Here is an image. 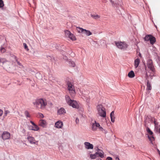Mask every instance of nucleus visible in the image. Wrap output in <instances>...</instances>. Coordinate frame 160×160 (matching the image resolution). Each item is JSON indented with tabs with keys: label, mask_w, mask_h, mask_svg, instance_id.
Returning <instances> with one entry per match:
<instances>
[{
	"label": "nucleus",
	"mask_w": 160,
	"mask_h": 160,
	"mask_svg": "<svg viewBox=\"0 0 160 160\" xmlns=\"http://www.w3.org/2000/svg\"><path fill=\"white\" fill-rule=\"evenodd\" d=\"M128 76L130 78H133L135 76V74L133 71H130L128 74Z\"/></svg>",
	"instance_id": "nucleus-24"
},
{
	"label": "nucleus",
	"mask_w": 160,
	"mask_h": 160,
	"mask_svg": "<svg viewBox=\"0 0 160 160\" xmlns=\"http://www.w3.org/2000/svg\"><path fill=\"white\" fill-rule=\"evenodd\" d=\"M3 113V111L1 109H0V116L2 115Z\"/></svg>",
	"instance_id": "nucleus-45"
},
{
	"label": "nucleus",
	"mask_w": 160,
	"mask_h": 160,
	"mask_svg": "<svg viewBox=\"0 0 160 160\" xmlns=\"http://www.w3.org/2000/svg\"><path fill=\"white\" fill-rule=\"evenodd\" d=\"M10 113V112L8 110H5L4 111V116H6L7 115Z\"/></svg>",
	"instance_id": "nucleus-38"
},
{
	"label": "nucleus",
	"mask_w": 160,
	"mask_h": 160,
	"mask_svg": "<svg viewBox=\"0 0 160 160\" xmlns=\"http://www.w3.org/2000/svg\"><path fill=\"white\" fill-rule=\"evenodd\" d=\"M140 60L139 58H137L134 61V66L135 68H137L139 64Z\"/></svg>",
	"instance_id": "nucleus-22"
},
{
	"label": "nucleus",
	"mask_w": 160,
	"mask_h": 160,
	"mask_svg": "<svg viewBox=\"0 0 160 160\" xmlns=\"http://www.w3.org/2000/svg\"><path fill=\"white\" fill-rule=\"evenodd\" d=\"M67 85L68 86V91L74 89L73 86L71 82H67Z\"/></svg>",
	"instance_id": "nucleus-20"
},
{
	"label": "nucleus",
	"mask_w": 160,
	"mask_h": 160,
	"mask_svg": "<svg viewBox=\"0 0 160 160\" xmlns=\"http://www.w3.org/2000/svg\"><path fill=\"white\" fill-rule=\"evenodd\" d=\"M110 118L112 122H114L115 121V117H114V112L112 111L110 113Z\"/></svg>",
	"instance_id": "nucleus-21"
},
{
	"label": "nucleus",
	"mask_w": 160,
	"mask_h": 160,
	"mask_svg": "<svg viewBox=\"0 0 160 160\" xmlns=\"http://www.w3.org/2000/svg\"><path fill=\"white\" fill-rule=\"evenodd\" d=\"M65 36L67 37H69L72 34V33L68 30H66L65 31Z\"/></svg>",
	"instance_id": "nucleus-31"
},
{
	"label": "nucleus",
	"mask_w": 160,
	"mask_h": 160,
	"mask_svg": "<svg viewBox=\"0 0 160 160\" xmlns=\"http://www.w3.org/2000/svg\"><path fill=\"white\" fill-rule=\"evenodd\" d=\"M115 43L117 47L121 49L126 50L128 47V45L125 42H115Z\"/></svg>",
	"instance_id": "nucleus-5"
},
{
	"label": "nucleus",
	"mask_w": 160,
	"mask_h": 160,
	"mask_svg": "<svg viewBox=\"0 0 160 160\" xmlns=\"http://www.w3.org/2000/svg\"><path fill=\"white\" fill-rule=\"evenodd\" d=\"M149 41L150 42V43L151 44L153 45L156 41V38L154 37L152 35Z\"/></svg>",
	"instance_id": "nucleus-23"
},
{
	"label": "nucleus",
	"mask_w": 160,
	"mask_h": 160,
	"mask_svg": "<svg viewBox=\"0 0 160 160\" xmlns=\"http://www.w3.org/2000/svg\"><path fill=\"white\" fill-rule=\"evenodd\" d=\"M147 65L148 68H149L150 70L152 72H154L155 69L152 60L148 59L147 60Z\"/></svg>",
	"instance_id": "nucleus-9"
},
{
	"label": "nucleus",
	"mask_w": 160,
	"mask_h": 160,
	"mask_svg": "<svg viewBox=\"0 0 160 160\" xmlns=\"http://www.w3.org/2000/svg\"><path fill=\"white\" fill-rule=\"evenodd\" d=\"M4 5V3L2 0H0V8H2Z\"/></svg>",
	"instance_id": "nucleus-35"
},
{
	"label": "nucleus",
	"mask_w": 160,
	"mask_h": 160,
	"mask_svg": "<svg viewBox=\"0 0 160 160\" xmlns=\"http://www.w3.org/2000/svg\"><path fill=\"white\" fill-rule=\"evenodd\" d=\"M0 51L2 53H4L6 52L5 49L3 48H2L0 49Z\"/></svg>",
	"instance_id": "nucleus-37"
},
{
	"label": "nucleus",
	"mask_w": 160,
	"mask_h": 160,
	"mask_svg": "<svg viewBox=\"0 0 160 160\" xmlns=\"http://www.w3.org/2000/svg\"><path fill=\"white\" fill-rule=\"evenodd\" d=\"M0 62H2L3 63V65L5 68H7V66L5 65V64H9L10 62L7 61L6 59L4 58H0Z\"/></svg>",
	"instance_id": "nucleus-14"
},
{
	"label": "nucleus",
	"mask_w": 160,
	"mask_h": 160,
	"mask_svg": "<svg viewBox=\"0 0 160 160\" xmlns=\"http://www.w3.org/2000/svg\"><path fill=\"white\" fill-rule=\"evenodd\" d=\"M85 148L87 149H92L93 148V145L89 142H85L84 143Z\"/></svg>",
	"instance_id": "nucleus-13"
},
{
	"label": "nucleus",
	"mask_w": 160,
	"mask_h": 160,
	"mask_svg": "<svg viewBox=\"0 0 160 160\" xmlns=\"http://www.w3.org/2000/svg\"><path fill=\"white\" fill-rule=\"evenodd\" d=\"M13 57H14V58L15 60L16 61H17L18 60V58H17V57L15 56H14Z\"/></svg>",
	"instance_id": "nucleus-47"
},
{
	"label": "nucleus",
	"mask_w": 160,
	"mask_h": 160,
	"mask_svg": "<svg viewBox=\"0 0 160 160\" xmlns=\"http://www.w3.org/2000/svg\"><path fill=\"white\" fill-rule=\"evenodd\" d=\"M16 62L18 65H19L20 66H22V64L21 63H20L19 61H18V60Z\"/></svg>",
	"instance_id": "nucleus-43"
},
{
	"label": "nucleus",
	"mask_w": 160,
	"mask_h": 160,
	"mask_svg": "<svg viewBox=\"0 0 160 160\" xmlns=\"http://www.w3.org/2000/svg\"><path fill=\"white\" fill-rule=\"evenodd\" d=\"M47 124L46 121L44 120H41L39 122V125L43 128H45Z\"/></svg>",
	"instance_id": "nucleus-16"
},
{
	"label": "nucleus",
	"mask_w": 160,
	"mask_h": 160,
	"mask_svg": "<svg viewBox=\"0 0 160 160\" xmlns=\"http://www.w3.org/2000/svg\"><path fill=\"white\" fill-rule=\"evenodd\" d=\"M91 16L95 19H97L100 18V16L97 14H91Z\"/></svg>",
	"instance_id": "nucleus-29"
},
{
	"label": "nucleus",
	"mask_w": 160,
	"mask_h": 160,
	"mask_svg": "<svg viewBox=\"0 0 160 160\" xmlns=\"http://www.w3.org/2000/svg\"><path fill=\"white\" fill-rule=\"evenodd\" d=\"M154 120H156L154 118L150 116H147L146 117L145 120L144 121L145 126L147 127V126H148V123L153 122Z\"/></svg>",
	"instance_id": "nucleus-7"
},
{
	"label": "nucleus",
	"mask_w": 160,
	"mask_h": 160,
	"mask_svg": "<svg viewBox=\"0 0 160 160\" xmlns=\"http://www.w3.org/2000/svg\"><path fill=\"white\" fill-rule=\"evenodd\" d=\"M33 103L37 108L41 109H44L47 104L46 100L42 98L37 99Z\"/></svg>",
	"instance_id": "nucleus-1"
},
{
	"label": "nucleus",
	"mask_w": 160,
	"mask_h": 160,
	"mask_svg": "<svg viewBox=\"0 0 160 160\" xmlns=\"http://www.w3.org/2000/svg\"><path fill=\"white\" fill-rule=\"evenodd\" d=\"M10 64H6L5 65L7 67V68H5L4 67V65H3V68H5V69H8V68H9L10 67H9V65H10Z\"/></svg>",
	"instance_id": "nucleus-39"
},
{
	"label": "nucleus",
	"mask_w": 160,
	"mask_h": 160,
	"mask_svg": "<svg viewBox=\"0 0 160 160\" xmlns=\"http://www.w3.org/2000/svg\"><path fill=\"white\" fill-rule=\"evenodd\" d=\"M112 158L110 157H108L106 158L107 160H112Z\"/></svg>",
	"instance_id": "nucleus-44"
},
{
	"label": "nucleus",
	"mask_w": 160,
	"mask_h": 160,
	"mask_svg": "<svg viewBox=\"0 0 160 160\" xmlns=\"http://www.w3.org/2000/svg\"><path fill=\"white\" fill-rule=\"evenodd\" d=\"M30 122L32 124L33 126L35 125L36 124H35V123L32 121H30Z\"/></svg>",
	"instance_id": "nucleus-48"
},
{
	"label": "nucleus",
	"mask_w": 160,
	"mask_h": 160,
	"mask_svg": "<svg viewBox=\"0 0 160 160\" xmlns=\"http://www.w3.org/2000/svg\"><path fill=\"white\" fill-rule=\"evenodd\" d=\"M24 114L27 118H30V115L29 112L27 111H25L24 112Z\"/></svg>",
	"instance_id": "nucleus-34"
},
{
	"label": "nucleus",
	"mask_w": 160,
	"mask_h": 160,
	"mask_svg": "<svg viewBox=\"0 0 160 160\" xmlns=\"http://www.w3.org/2000/svg\"><path fill=\"white\" fill-rule=\"evenodd\" d=\"M158 153H159V155H160V151L158 149Z\"/></svg>",
	"instance_id": "nucleus-51"
},
{
	"label": "nucleus",
	"mask_w": 160,
	"mask_h": 160,
	"mask_svg": "<svg viewBox=\"0 0 160 160\" xmlns=\"http://www.w3.org/2000/svg\"><path fill=\"white\" fill-rule=\"evenodd\" d=\"M79 119L78 118H77L75 120V122L77 124H78L79 122Z\"/></svg>",
	"instance_id": "nucleus-40"
},
{
	"label": "nucleus",
	"mask_w": 160,
	"mask_h": 160,
	"mask_svg": "<svg viewBox=\"0 0 160 160\" xmlns=\"http://www.w3.org/2000/svg\"><path fill=\"white\" fill-rule=\"evenodd\" d=\"M66 112V110L65 109L63 108H61L60 109H59L57 112V113L58 114L61 115V114H64Z\"/></svg>",
	"instance_id": "nucleus-19"
},
{
	"label": "nucleus",
	"mask_w": 160,
	"mask_h": 160,
	"mask_svg": "<svg viewBox=\"0 0 160 160\" xmlns=\"http://www.w3.org/2000/svg\"><path fill=\"white\" fill-rule=\"evenodd\" d=\"M99 115L101 117L105 118L106 117V112L105 108L101 104L98 105L97 106Z\"/></svg>",
	"instance_id": "nucleus-4"
},
{
	"label": "nucleus",
	"mask_w": 160,
	"mask_h": 160,
	"mask_svg": "<svg viewBox=\"0 0 160 160\" xmlns=\"http://www.w3.org/2000/svg\"><path fill=\"white\" fill-rule=\"evenodd\" d=\"M39 116L41 118H43L44 117L43 115V114H42L41 113H39Z\"/></svg>",
	"instance_id": "nucleus-42"
},
{
	"label": "nucleus",
	"mask_w": 160,
	"mask_h": 160,
	"mask_svg": "<svg viewBox=\"0 0 160 160\" xmlns=\"http://www.w3.org/2000/svg\"><path fill=\"white\" fill-rule=\"evenodd\" d=\"M69 91L70 95L72 97H73L75 96L76 93L75 89L71 90H69Z\"/></svg>",
	"instance_id": "nucleus-26"
},
{
	"label": "nucleus",
	"mask_w": 160,
	"mask_h": 160,
	"mask_svg": "<svg viewBox=\"0 0 160 160\" xmlns=\"http://www.w3.org/2000/svg\"><path fill=\"white\" fill-rule=\"evenodd\" d=\"M99 127L100 124L97 123L95 121V122L92 124V130L93 131H95L96 130L97 128Z\"/></svg>",
	"instance_id": "nucleus-15"
},
{
	"label": "nucleus",
	"mask_w": 160,
	"mask_h": 160,
	"mask_svg": "<svg viewBox=\"0 0 160 160\" xmlns=\"http://www.w3.org/2000/svg\"><path fill=\"white\" fill-rule=\"evenodd\" d=\"M99 127L100 130L102 131L103 130V128L102 127H100H100Z\"/></svg>",
	"instance_id": "nucleus-46"
},
{
	"label": "nucleus",
	"mask_w": 160,
	"mask_h": 160,
	"mask_svg": "<svg viewBox=\"0 0 160 160\" xmlns=\"http://www.w3.org/2000/svg\"><path fill=\"white\" fill-rule=\"evenodd\" d=\"M65 98L66 102L68 105L72 107L73 108L77 109L79 108V105L77 102L76 101L72 100L69 96L66 95Z\"/></svg>",
	"instance_id": "nucleus-2"
},
{
	"label": "nucleus",
	"mask_w": 160,
	"mask_h": 160,
	"mask_svg": "<svg viewBox=\"0 0 160 160\" xmlns=\"http://www.w3.org/2000/svg\"><path fill=\"white\" fill-rule=\"evenodd\" d=\"M2 139L5 140L10 138V133L8 132L5 131L3 132L1 136Z\"/></svg>",
	"instance_id": "nucleus-10"
},
{
	"label": "nucleus",
	"mask_w": 160,
	"mask_h": 160,
	"mask_svg": "<svg viewBox=\"0 0 160 160\" xmlns=\"http://www.w3.org/2000/svg\"><path fill=\"white\" fill-rule=\"evenodd\" d=\"M152 36L151 35H147L144 38V39L145 41H149L150 40Z\"/></svg>",
	"instance_id": "nucleus-28"
},
{
	"label": "nucleus",
	"mask_w": 160,
	"mask_h": 160,
	"mask_svg": "<svg viewBox=\"0 0 160 160\" xmlns=\"http://www.w3.org/2000/svg\"><path fill=\"white\" fill-rule=\"evenodd\" d=\"M27 139L30 143L38 145V141H36L33 137L29 136L27 138Z\"/></svg>",
	"instance_id": "nucleus-11"
},
{
	"label": "nucleus",
	"mask_w": 160,
	"mask_h": 160,
	"mask_svg": "<svg viewBox=\"0 0 160 160\" xmlns=\"http://www.w3.org/2000/svg\"><path fill=\"white\" fill-rule=\"evenodd\" d=\"M23 45L24 47V48L27 51H28V47L27 44L25 43H24L23 44Z\"/></svg>",
	"instance_id": "nucleus-36"
},
{
	"label": "nucleus",
	"mask_w": 160,
	"mask_h": 160,
	"mask_svg": "<svg viewBox=\"0 0 160 160\" xmlns=\"http://www.w3.org/2000/svg\"><path fill=\"white\" fill-rule=\"evenodd\" d=\"M145 82L147 83L146 90L148 91H150L152 89V85L151 84V80L152 78V76L150 75H148L146 73V76Z\"/></svg>",
	"instance_id": "nucleus-3"
},
{
	"label": "nucleus",
	"mask_w": 160,
	"mask_h": 160,
	"mask_svg": "<svg viewBox=\"0 0 160 160\" xmlns=\"http://www.w3.org/2000/svg\"><path fill=\"white\" fill-rule=\"evenodd\" d=\"M116 160H120L118 157H116Z\"/></svg>",
	"instance_id": "nucleus-49"
},
{
	"label": "nucleus",
	"mask_w": 160,
	"mask_h": 160,
	"mask_svg": "<svg viewBox=\"0 0 160 160\" xmlns=\"http://www.w3.org/2000/svg\"><path fill=\"white\" fill-rule=\"evenodd\" d=\"M63 126V123L61 121H57L55 124V127L58 128H62Z\"/></svg>",
	"instance_id": "nucleus-12"
},
{
	"label": "nucleus",
	"mask_w": 160,
	"mask_h": 160,
	"mask_svg": "<svg viewBox=\"0 0 160 160\" xmlns=\"http://www.w3.org/2000/svg\"><path fill=\"white\" fill-rule=\"evenodd\" d=\"M159 108V106H158V108Z\"/></svg>",
	"instance_id": "nucleus-53"
},
{
	"label": "nucleus",
	"mask_w": 160,
	"mask_h": 160,
	"mask_svg": "<svg viewBox=\"0 0 160 160\" xmlns=\"http://www.w3.org/2000/svg\"><path fill=\"white\" fill-rule=\"evenodd\" d=\"M153 123L154 124L155 126V128L156 129V130L158 131V130L159 129L160 126H158V122H157L156 120H154L153 121Z\"/></svg>",
	"instance_id": "nucleus-25"
},
{
	"label": "nucleus",
	"mask_w": 160,
	"mask_h": 160,
	"mask_svg": "<svg viewBox=\"0 0 160 160\" xmlns=\"http://www.w3.org/2000/svg\"><path fill=\"white\" fill-rule=\"evenodd\" d=\"M98 150L99 151L96 152V154L97 155H98L101 158H103L104 157V153L102 151L100 150L98 148Z\"/></svg>",
	"instance_id": "nucleus-18"
},
{
	"label": "nucleus",
	"mask_w": 160,
	"mask_h": 160,
	"mask_svg": "<svg viewBox=\"0 0 160 160\" xmlns=\"http://www.w3.org/2000/svg\"><path fill=\"white\" fill-rule=\"evenodd\" d=\"M71 40L74 41L76 39V38L75 36L73 34H72L68 37Z\"/></svg>",
	"instance_id": "nucleus-32"
},
{
	"label": "nucleus",
	"mask_w": 160,
	"mask_h": 160,
	"mask_svg": "<svg viewBox=\"0 0 160 160\" xmlns=\"http://www.w3.org/2000/svg\"><path fill=\"white\" fill-rule=\"evenodd\" d=\"M77 30L79 32L82 33L88 36L92 34V33L90 31L83 29L82 28H77Z\"/></svg>",
	"instance_id": "nucleus-8"
},
{
	"label": "nucleus",
	"mask_w": 160,
	"mask_h": 160,
	"mask_svg": "<svg viewBox=\"0 0 160 160\" xmlns=\"http://www.w3.org/2000/svg\"><path fill=\"white\" fill-rule=\"evenodd\" d=\"M146 127V131L149 135H148V138L150 141L151 143L153 144L152 141L154 140V138L153 136V133L148 127L147 126Z\"/></svg>",
	"instance_id": "nucleus-6"
},
{
	"label": "nucleus",
	"mask_w": 160,
	"mask_h": 160,
	"mask_svg": "<svg viewBox=\"0 0 160 160\" xmlns=\"http://www.w3.org/2000/svg\"><path fill=\"white\" fill-rule=\"evenodd\" d=\"M110 2L112 3V5L113 6H115V2L112 1V0H110Z\"/></svg>",
	"instance_id": "nucleus-41"
},
{
	"label": "nucleus",
	"mask_w": 160,
	"mask_h": 160,
	"mask_svg": "<svg viewBox=\"0 0 160 160\" xmlns=\"http://www.w3.org/2000/svg\"><path fill=\"white\" fill-rule=\"evenodd\" d=\"M97 157V154H96V152L93 154H91L90 155V158L91 159H94L96 158Z\"/></svg>",
	"instance_id": "nucleus-33"
},
{
	"label": "nucleus",
	"mask_w": 160,
	"mask_h": 160,
	"mask_svg": "<svg viewBox=\"0 0 160 160\" xmlns=\"http://www.w3.org/2000/svg\"><path fill=\"white\" fill-rule=\"evenodd\" d=\"M122 0H116L115 1V6H120L122 7Z\"/></svg>",
	"instance_id": "nucleus-17"
},
{
	"label": "nucleus",
	"mask_w": 160,
	"mask_h": 160,
	"mask_svg": "<svg viewBox=\"0 0 160 160\" xmlns=\"http://www.w3.org/2000/svg\"><path fill=\"white\" fill-rule=\"evenodd\" d=\"M158 132L159 133H160V127H159V129L158 130Z\"/></svg>",
	"instance_id": "nucleus-50"
},
{
	"label": "nucleus",
	"mask_w": 160,
	"mask_h": 160,
	"mask_svg": "<svg viewBox=\"0 0 160 160\" xmlns=\"http://www.w3.org/2000/svg\"><path fill=\"white\" fill-rule=\"evenodd\" d=\"M139 56L141 57V54L140 53L139 54Z\"/></svg>",
	"instance_id": "nucleus-52"
},
{
	"label": "nucleus",
	"mask_w": 160,
	"mask_h": 160,
	"mask_svg": "<svg viewBox=\"0 0 160 160\" xmlns=\"http://www.w3.org/2000/svg\"><path fill=\"white\" fill-rule=\"evenodd\" d=\"M39 129L38 127L36 124L33 126V127H32V128L30 129L34 131H38Z\"/></svg>",
	"instance_id": "nucleus-27"
},
{
	"label": "nucleus",
	"mask_w": 160,
	"mask_h": 160,
	"mask_svg": "<svg viewBox=\"0 0 160 160\" xmlns=\"http://www.w3.org/2000/svg\"><path fill=\"white\" fill-rule=\"evenodd\" d=\"M68 62L70 66L72 67H74L75 66V64L73 61L69 60Z\"/></svg>",
	"instance_id": "nucleus-30"
}]
</instances>
